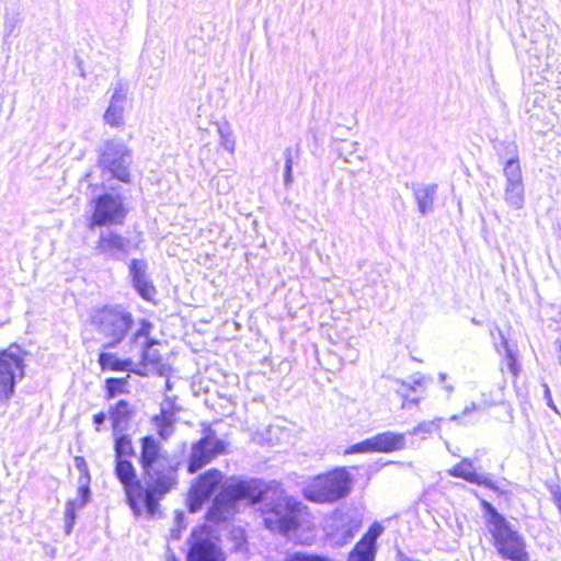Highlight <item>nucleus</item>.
Returning <instances> with one entry per match:
<instances>
[{"mask_svg":"<svg viewBox=\"0 0 561 561\" xmlns=\"http://www.w3.org/2000/svg\"><path fill=\"white\" fill-rule=\"evenodd\" d=\"M139 465L146 513L153 518L159 513V502L178 485L180 461L158 439L148 435L140 439Z\"/></svg>","mask_w":561,"mask_h":561,"instance_id":"obj_1","label":"nucleus"},{"mask_svg":"<svg viewBox=\"0 0 561 561\" xmlns=\"http://www.w3.org/2000/svg\"><path fill=\"white\" fill-rule=\"evenodd\" d=\"M257 484L260 494L252 499V503L262 502L264 526L272 533L284 536L297 530L308 515V506L287 494L279 482L257 479Z\"/></svg>","mask_w":561,"mask_h":561,"instance_id":"obj_2","label":"nucleus"},{"mask_svg":"<svg viewBox=\"0 0 561 561\" xmlns=\"http://www.w3.org/2000/svg\"><path fill=\"white\" fill-rule=\"evenodd\" d=\"M90 323L106 340L103 348H114L127 336L134 325V317L124 306H103L92 310Z\"/></svg>","mask_w":561,"mask_h":561,"instance_id":"obj_3","label":"nucleus"},{"mask_svg":"<svg viewBox=\"0 0 561 561\" xmlns=\"http://www.w3.org/2000/svg\"><path fill=\"white\" fill-rule=\"evenodd\" d=\"M260 494L257 479L238 480L227 484L215 496L211 506L207 512V519L211 523H222L230 519L234 513L238 503L241 500H249Z\"/></svg>","mask_w":561,"mask_h":561,"instance_id":"obj_4","label":"nucleus"},{"mask_svg":"<svg viewBox=\"0 0 561 561\" xmlns=\"http://www.w3.org/2000/svg\"><path fill=\"white\" fill-rule=\"evenodd\" d=\"M351 490V476L342 468L317 476L302 488L301 493L307 501L323 504L347 496Z\"/></svg>","mask_w":561,"mask_h":561,"instance_id":"obj_5","label":"nucleus"},{"mask_svg":"<svg viewBox=\"0 0 561 561\" xmlns=\"http://www.w3.org/2000/svg\"><path fill=\"white\" fill-rule=\"evenodd\" d=\"M488 529L493 538L494 548L503 559L511 561L529 560L525 539L506 518Z\"/></svg>","mask_w":561,"mask_h":561,"instance_id":"obj_6","label":"nucleus"},{"mask_svg":"<svg viewBox=\"0 0 561 561\" xmlns=\"http://www.w3.org/2000/svg\"><path fill=\"white\" fill-rule=\"evenodd\" d=\"M25 353L19 345L0 352V403H8L15 392L16 382L24 377Z\"/></svg>","mask_w":561,"mask_h":561,"instance_id":"obj_7","label":"nucleus"},{"mask_svg":"<svg viewBox=\"0 0 561 561\" xmlns=\"http://www.w3.org/2000/svg\"><path fill=\"white\" fill-rule=\"evenodd\" d=\"M98 163L118 181L130 182L131 153L125 144L118 140H106L100 148Z\"/></svg>","mask_w":561,"mask_h":561,"instance_id":"obj_8","label":"nucleus"},{"mask_svg":"<svg viewBox=\"0 0 561 561\" xmlns=\"http://www.w3.org/2000/svg\"><path fill=\"white\" fill-rule=\"evenodd\" d=\"M127 214L124 197L114 192H106L93 199L90 228L122 225Z\"/></svg>","mask_w":561,"mask_h":561,"instance_id":"obj_9","label":"nucleus"},{"mask_svg":"<svg viewBox=\"0 0 561 561\" xmlns=\"http://www.w3.org/2000/svg\"><path fill=\"white\" fill-rule=\"evenodd\" d=\"M226 453L225 442L217 437L211 427L204 431V435L192 445L187 463V471L195 473L211 462L217 456Z\"/></svg>","mask_w":561,"mask_h":561,"instance_id":"obj_10","label":"nucleus"},{"mask_svg":"<svg viewBox=\"0 0 561 561\" xmlns=\"http://www.w3.org/2000/svg\"><path fill=\"white\" fill-rule=\"evenodd\" d=\"M503 172L505 176V203L514 209L523 208L525 202L524 183L518 159H508L504 165Z\"/></svg>","mask_w":561,"mask_h":561,"instance_id":"obj_11","label":"nucleus"},{"mask_svg":"<svg viewBox=\"0 0 561 561\" xmlns=\"http://www.w3.org/2000/svg\"><path fill=\"white\" fill-rule=\"evenodd\" d=\"M187 561H226L222 550L202 531L193 530Z\"/></svg>","mask_w":561,"mask_h":561,"instance_id":"obj_12","label":"nucleus"},{"mask_svg":"<svg viewBox=\"0 0 561 561\" xmlns=\"http://www.w3.org/2000/svg\"><path fill=\"white\" fill-rule=\"evenodd\" d=\"M382 531L383 527L378 522L373 523L362 539L350 551L347 561H375L377 539Z\"/></svg>","mask_w":561,"mask_h":561,"instance_id":"obj_13","label":"nucleus"},{"mask_svg":"<svg viewBox=\"0 0 561 561\" xmlns=\"http://www.w3.org/2000/svg\"><path fill=\"white\" fill-rule=\"evenodd\" d=\"M128 267L133 286L136 291L142 299L151 301L157 290L147 273V262L139 259H133Z\"/></svg>","mask_w":561,"mask_h":561,"instance_id":"obj_14","label":"nucleus"},{"mask_svg":"<svg viewBox=\"0 0 561 561\" xmlns=\"http://www.w3.org/2000/svg\"><path fill=\"white\" fill-rule=\"evenodd\" d=\"M127 100V88L123 83H117L111 95L110 104L104 113V122L111 127H119L124 124V111Z\"/></svg>","mask_w":561,"mask_h":561,"instance_id":"obj_15","label":"nucleus"},{"mask_svg":"<svg viewBox=\"0 0 561 561\" xmlns=\"http://www.w3.org/2000/svg\"><path fill=\"white\" fill-rule=\"evenodd\" d=\"M450 477L460 478L469 483L483 485L492 491L501 493L496 484L490 479L489 474H480L474 471L470 459L465 458L448 470Z\"/></svg>","mask_w":561,"mask_h":561,"instance_id":"obj_16","label":"nucleus"},{"mask_svg":"<svg viewBox=\"0 0 561 561\" xmlns=\"http://www.w3.org/2000/svg\"><path fill=\"white\" fill-rule=\"evenodd\" d=\"M90 477L81 476L79 479L78 494L66 503L65 507V530L70 534L76 522V511L83 507L90 500Z\"/></svg>","mask_w":561,"mask_h":561,"instance_id":"obj_17","label":"nucleus"},{"mask_svg":"<svg viewBox=\"0 0 561 561\" xmlns=\"http://www.w3.org/2000/svg\"><path fill=\"white\" fill-rule=\"evenodd\" d=\"M333 518L336 522H340V525L336 526L335 534V536L339 537V545H345L351 539H353L362 525V518L354 511H348L345 513L335 512Z\"/></svg>","mask_w":561,"mask_h":561,"instance_id":"obj_18","label":"nucleus"},{"mask_svg":"<svg viewBox=\"0 0 561 561\" xmlns=\"http://www.w3.org/2000/svg\"><path fill=\"white\" fill-rule=\"evenodd\" d=\"M115 476L122 483L124 492L144 488V481L137 478L136 469L128 459H115Z\"/></svg>","mask_w":561,"mask_h":561,"instance_id":"obj_19","label":"nucleus"},{"mask_svg":"<svg viewBox=\"0 0 561 561\" xmlns=\"http://www.w3.org/2000/svg\"><path fill=\"white\" fill-rule=\"evenodd\" d=\"M134 415V409L126 400H118L111 409L110 416L112 421L113 434L124 433L129 428V423Z\"/></svg>","mask_w":561,"mask_h":561,"instance_id":"obj_20","label":"nucleus"},{"mask_svg":"<svg viewBox=\"0 0 561 561\" xmlns=\"http://www.w3.org/2000/svg\"><path fill=\"white\" fill-rule=\"evenodd\" d=\"M374 437L376 453H393L405 448V434L391 431L379 433Z\"/></svg>","mask_w":561,"mask_h":561,"instance_id":"obj_21","label":"nucleus"},{"mask_svg":"<svg viewBox=\"0 0 561 561\" xmlns=\"http://www.w3.org/2000/svg\"><path fill=\"white\" fill-rule=\"evenodd\" d=\"M437 188V184H421L413 188L417 209L422 215L433 211Z\"/></svg>","mask_w":561,"mask_h":561,"instance_id":"obj_22","label":"nucleus"},{"mask_svg":"<svg viewBox=\"0 0 561 561\" xmlns=\"http://www.w3.org/2000/svg\"><path fill=\"white\" fill-rule=\"evenodd\" d=\"M221 480V471L217 469H209L199 476L196 484L193 488L197 493L202 494V499H210Z\"/></svg>","mask_w":561,"mask_h":561,"instance_id":"obj_23","label":"nucleus"},{"mask_svg":"<svg viewBox=\"0 0 561 561\" xmlns=\"http://www.w3.org/2000/svg\"><path fill=\"white\" fill-rule=\"evenodd\" d=\"M424 379V377H419L413 380L412 385L399 379L394 380V383L397 385L394 390L403 399V409L411 408L412 405H416L420 402L421 397L414 396L413 393L416 392L417 388L423 387Z\"/></svg>","mask_w":561,"mask_h":561,"instance_id":"obj_24","label":"nucleus"},{"mask_svg":"<svg viewBox=\"0 0 561 561\" xmlns=\"http://www.w3.org/2000/svg\"><path fill=\"white\" fill-rule=\"evenodd\" d=\"M98 363L102 370L133 371L137 375H141L139 370L131 368L133 360L130 358L121 359L112 353L101 352Z\"/></svg>","mask_w":561,"mask_h":561,"instance_id":"obj_25","label":"nucleus"},{"mask_svg":"<svg viewBox=\"0 0 561 561\" xmlns=\"http://www.w3.org/2000/svg\"><path fill=\"white\" fill-rule=\"evenodd\" d=\"M152 328L153 324L149 320L141 319L139 321V328L130 337V344H138L140 340H144L141 342V348H152L158 344L156 339L149 336Z\"/></svg>","mask_w":561,"mask_h":561,"instance_id":"obj_26","label":"nucleus"},{"mask_svg":"<svg viewBox=\"0 0 561 561\" xmlns=\"http://www.w3.org/2000/svg\"><path fill=\"white\" fill-rule=\"evenodd\" d=\"M152 422L162 439L167 440L173 434L174 414L172 412L162 408L160 413L152 417Z\"/></svg>","mask_w":561,"mask_h":561,"instance_id":"obj_27","label":"nucleus"},{"mask_svg":"<svg viewBox=\"0 0 561 561\" xmlns=\"http://www.w3.org/2000/svg\"><path fill=\"white\" fill-rule=\"evenodd\" d=\"M122 435L115 437L114 450L115 459H126L127 456H134L135 450L129 435L121 433Z\"/></svg>","mask_w":561,"mask_h":561,"instance_id":"obj_28","label":"nucleus"},{"mask_svg":"<svg viewBox=\"0 0 561 561\" xmlns=\"http://www.w3.org/2000/svg\"><path fill=\"white\" fill-rule=\"evenodd\" d=\"M298 153H299L298 146L296 148L287 147L283 152L284 160H285V165H284V184H285V186L291 185V183L294 181L293 164H294V159L298 156Z\"/></svg>","mask_w":561,"mask_h":561,"instance_id":"obj_29","label":"nucleus"},{"mask_svg":"<svg viewBox=\"0 0 561 561\" xmlns=\"http://www.w3.org/2000/svg\"><path fill=\"white\" fill-rule=\"evenodd\" d=\"M442 421V417H437L432 421L421 422L419 425L409 431L408 434L413 436H422V438L425 439L427 435H431L434 432L439 431Z\"/></svg>","mask_w":561,"mask_h":561,"instance_id":"obj_30","label":"nucleus"},{"mask_svg":"<svg viewBox=\"0 0 561 561\" xmlns=\"http://www.w3.org/2000/svg\"><path fill=\"white\" fill-rule=\"evenodd\" d=\"M127 378H107L105 380L106 397L108 399L115 398L121 393L126 392V386L128 383Z\"/></svg>","mask_w":561,"mask_h":561,"instance_id":"obj_31","label":"nucleus"},{"mask_svg":"<svg viewBox=\"0 0 561 561\" xmlns=\"http://www.w3.org/2000/svg\"><path fill=\"white\" fill-rule=\"evenodd\" d=\"M126 502L136 516L141 514L140 500L145 503V488L140 490L126 491Z\"/></svg>","mask_w":561,"mask_h":561,"instance_id":"obj_32","label":"nucleus"},{"mask_svg":"<svg viewBox=\"0 0 561 561\" xmlns=\"http://www.w3.org/2000/svg\"><path fill=\"white\" fill-rule=\"evenodd\" d=\"M218 134L220 137V145L229 153H233L236 149V141L230 127L228 125L218 126Z\"/></svg>","mask_w":561,"mask_h":561,"instance_id":"obj_33","label":"nucleus"},{"mask_svg":"<svg viewBox=\"0 0 561 561\" xmlns=\"http://www.w3.org/2000/svg\"><path fill=\"white\" fill-rule=\"evenodd\" d=\"M481 507L483 508L484 513L486 514V526L488 528L490 526L495 525L496 523L505 519V517L497 512V510L488 501L481 500Z\"/></svg>","mask_w":561,"mask_h":561,"instance_id":"obj_34","label":"nucleus"},{"mask_svg":"<svg viewBox=\"0 0 561 561\" xmlns=\"http://www.w3.org/2000/svg\"><path fill=\"white\" fill-rule=\"evenodd\" d=\"M363 453H376L374 437L367 438L354 445H351L346 450V455L351 454H363Z\"/></svg>","mask_w":561,"mask_h":561,"instance_id":"obj_35","label":"nucleus"},{"mask_svg":"<svg viewBox=\"0 0 561 561\" xmlns=\"http://www.w3.org/2000/svg\"><path fill=\"white\" fill-rule=\"evenodd\" d=\"M99 245H124V241L121 236L107 229L101 233Z\"/></svg>","mask_w":561,"mask_h":561,"instance_id":"obj_36","label":"nucleus"},{"mask_svg":"<svg viewBox=\"0 0 561 561\" xmlns=\"http://www.w3.org/2000/svg\"><path fill=\"white\" fill-rule=\"evenodd\" d=\"M502 339H503L502 346L505 352L507 367L511 370V373L516 376L519 371L517 359H516L513 351L510 348L508 342L503 336H502Z\"/></svg>","mask_w":561,"mask_h":561,"instance_id":"obj_37","label":"nucleus"},{"mask_svg":"<svg viewBox=\"0 0 561 561\" xmlns=\"http://www.w3.org/2000/svg\"><path fill=\"white\" fill-rule=\"evenodd\" d=\"M288 561H334L333 559L322 554H311L306 552H295L289 556Z\"/></svg>","mask_w":561,"mask_h":561,"instance_id":"obj_38","label":"nucleus"},{"mask_svg":"<svg viewBox=\"0 0 561 561\" xmlns=\"http://www.w3.org/2000/svg\"><path fill=\"white\" fill-rule=\"evenodd\" d=\"M208 499H202V494L197 493L194 488L191 489L190 496H188V511L191 513H196L201 510L204 502H206Z\"/></svg>","mask_w":561,"mask_h":561,"instance_id":"obj_39","label":"nucleus"},{"mask_svg":"<svg viewBox=\"0 0 561 561\" xmlns=\"http://www.w3.org/2000/svg\"><path fill=\"white\" fill-rule=\"evenodd\" d=\"M161 362L159 351L153 348H141V363L158 365Z\"/></svg>","mask_w":561,"mask_h":561,"instance_id":"obj_40","label":"nucleus"},{"mask_svg":"<svg viewBox=\"0 0 561 561\" xmlns=\"http://www.w3.org/2000/svg\"><path fill=\"white\" fill-rule=\"evenodd\" d=\"M480 408L476 403H471L467 405L460 415H453L450 417V421H459L461 419H465L467 415L471 414L472 412L479 411Z\"/></svg>","mask_w":561,"mask_h":561,"instance_id":"obj_41","label":"nucleus"},{"mask_svg":"<svg viewBox=\"0 0 561 561\" xmlns=\"http://www.w3.org/2000/svg\"><path fill=\"white\" fill-rule=\"evenodd\" d=\"M542 388H543V398L546 400V403L548 407H550L551 409H553L554 411H557L556 409V405L553 403V400H552V396H551V392H550V389L548 387L547 383H543L542 385Z\"/></svg>","mask_w":561,"mask_h":561,"instance_id":"obj_42","label":"nucleus"},{"mask_svg":"<svg viewBox=\"0 0 561 561\" xmlns=\"http://www.w3.org/2000/svg\"><path fill=\"white\" fill-rule=\"evenodd\" d=\"M551 494H552V500H553L554 504L557 505L558 510L561 513V490H560V488L558 485L552 488Z\"/></svg>","mask_w":561,"mask_h":561,"instance_id":"obj_43","label":"nucleus"},{"mask_svg":"<svg viewBox=\"0 0 561 561\" xmlns=\"http://www.w3.org/2000/svg\"><path fill=\"white\" fill-rule=\"evenodd\" d=\"M106 414L104 412H99L93 415V423L95 424V430L99 432L100 426L105 422Z\"/></svg>","mask_w":561,"mask_h":561,"instance_id":"obj_44","label":"nucleus"},{"mask_svg":"<svg viewBox=\"0 0 561 561\" xmlns=\"http://www.w3.org/2000/svg\"><path fill=\"white\" fill-rule=\"evenodd\" d=\"M358 142L356 141H353V142H347L344 147H343V150H345L346 152L348 153H353L355 151H357L358 149Z\"/></svg>","mask_w":561,"mask_h":561,"instance_id":"obj_45","label":"nucleus"},{"mask_svg":"<svg viewBox=\"0 0 561 561\" xmlns=\"http://www.w3.org/2000/svg\"><path fill=\"white\" fill-rule=\"evenodd\" d=\"M175 519H176V523H178L179 525H181V524L183 523V520H184V515H183V513H180V512H179V513H176V517H175Z\"/></svg>","mask_w":561,"mask_h":561,"instance_id":"obj_46","label":"nucleus"},{"mask_svg":"<svg viewBox=\"0 0 561 561\" xmlns=\"http://www.w3.org/2000/svg\"><path fill=\"white\" fill-rule=\"evenodd\" d=\"M171 536H172V538L178 539L180 537V530L172 529Z\"/></svg>","mask_w":561,"mask_h":561,"instance_id":"obj_47","label":"nucleus"},{"mask_svg":"<svg viewBox=\"0 0 561 561\" xmlns=\"http://www.w3.org/2000/svg\"><path fill=\"white\" fill-rule=\"evenodd\" d=\"M438 379H439L440 382H444L447 379V374L439 373L438 374Z\"/></svg>","mask_w":561,"mask_h":561,"instance_id":"obj_48","label":"nucleus"},{"mask_svg":"<svg viewBox=\"0 0 561 561\" xmlns=\"http://www.w3.org/2000/svg\"><path fill=\"white\" fill-rule=\"evenodd\" d=\"M445 390L450 394L454 391V387L451 385H446Z\"/></svg>","mask_w":561,"mask_h":561,"instance_id":"obj_49","label":"nucleus"},{"mask_svg":"<svg viewBox=\"0 0 561 561\" xmlns=\"http://www.w3.org/2000/svg\"><path fill=\"white\" fill-rule=\"evenodd\" d=\"M76 460H77L78 467H80V466H82V463H84V459H82V458H77Z\"/></svg>","mask_w":561,"mask_h":561,"instance_id":"obj_50","label":"nucleus"},{"mask_svg":"<svg viewBox=\"0 0 561 561\" xmlns=\"http://www.w3.org/2000/svg\"><path fill=\"white\" fill-rule=\"evenodd\" d=\"M76 460H77L78 467H80V466H82V463H84V459H82V458H77Z\"/></svg>","mask_w":561,"mask_h":561,"instance_id":"obj_51","label":"nucleus"},{"mask_svg":"<svg viewBox=\"0 0 561 561\" xmlns=\"http://www.w3.org/2000/svg\"><path fill=\"white\" fill-rule=\"evenodd\" d=\"M558 360H559V364L561 365V343L559 346Z\"/></svg>","mask_w":561,"mask_h":561,"instance_id":"obj_52","label":"nucleus"},{"mask_svg":"<svg viewBox=\"0 0 561 561\" xmlns=\"http://www.w3.org/2000/svg\"><path fill=\"white\" fill-rule=\"evenodd\" d=\"M167 561H176L174 556H171Z\"/></svg>","mask_w":561,"mask_h":561,"instance_id":"obj_53","label":"nucleus"},{"mask_svg":"<svg viewBox=\"0 0 561 561\" xmlns=\"http://www.w3.org/2000/svg\"><path fill=\"white\" fill-rule=\"evenodd\" d=\"M472 323H474V324H479L480 322L473 318V319H472Z\"/></svg>","mask_w":561,"mask_h":561,"instance_id":"obj_54","label":"nucleus"}]
</instances>
